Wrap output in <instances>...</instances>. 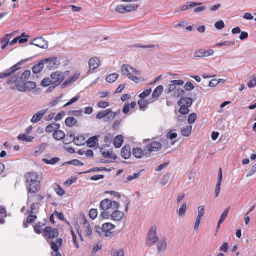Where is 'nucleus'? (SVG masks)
Listing matches in <instances>:
<instances>
[{
  "mask_svg": "<svg viewBox=\"0 0 256 256\" xmlns=\"http://www.w3.org/2000/svg\"><path fill=\"white\" fill-rule=\"evenodd\" d=\"M18 76H12L10 78V80L8 81L7 83L8 84L14 83L18 90L20 92L30 91L36 88V84L31 81L24 82L23 86L17 84L16 82L18 80Z\"/></svg>",
  "mask_w": 256,
  "mask_h": 256,
  "instance_id": "obj_1",
  "label": "nucleus"
},
{
  "mask_svg": "<svg viewBox=\"0 0 256 256\" xmlns=\"http://www.w3.org/2000/svg\"><path fill=\"white\" fill-rule=\"evenodd\" d=\"M158 240V238L156 236V227L152 226L148 232V239L146 242L147 246H151L156 243Z\"/></svg>",
  "mask_w": 256,
  "mask_h": 256,
  "instance_id": "obj_5",
  "label": "nucleus"
},
{
  "mask_svg": "<svg viewBox=\"0 0 256 256\" xmlns=\"http://www.w3.org/2000/svg\"><path fill=\"white\" fill-rule=\"evenodd\" d=\"M162 148V144L158 142H152L148 144L145 148V150L148 154V156H151L154 152H159Z\"/></svg>",
  "mask_w": 256,
  "mask_h": 256,
  "instance_id": "obj_6",
  "label": "nucleus"
},
{
  "mask_svg": "<svg viewBox=\"0 0 256 256\" xmlns=\"http://www.w3.org/2000/svg\"><path fill=\"white\" fill-rule=\"evenodd\" d=\"M230 209V208L229 207L224 212L222 213V215L220 216V219L219 220V224H221L224 222L225 220L226 219L228 216V213Z\"/></svg>",
  "mask_w": 256,
  "mask_h": 256,
  "instance_id": "obj_48",
  "label": "nucleus"
},
{
  "mask_svg": "<svg viewBox=\"0 0 256 256\" xmlns=\"http://www.w3.org/2000/svg\"><path fill=\"white\" fill-rule=\"evenodd\" d=\"M184 84V82L182 80H172L170 84L168 86V92L170 93L176 90V86H182Z\"/></svg>",
  "mask_w": 256,
  "mask_h": 256,
  "instance_id": "obj_19",
  "label": "nucleus"
},
{
  "mask_svg": "<svg viewBox=\"0 0 256 256\" xmlns=\"http://www.w3.org/2000/svg\"><path fill=\"white\" fill-rule=\"evenodd\" d=\"M214 51L212 50H196L194 54L195 58H202L212 56L214 54Z\"/></svg>",
  "mask_w": 256,
  "mask_h": 256,
  "instance_id": "obj_14",
  "label": "nucleus"
},
{
  "mask_svg": "<svg viewBox=\"0 0 256 256\" xmlns=\"http://www.w3.org/2000/svg\"><path fill=\"white\" fill-rule=\"evenodd\" d=\"M84 226L85 228L86 236L90 237L92 234V228L90 226V224L86 217H84Z\"/></svg>",
  "mask_w": 256,
  "mask_h": 256,
  "instance_id": "obj_24",
  "label": "nucleus"
},
{
  "mask_svg": "<svg viewBox=\"0 0 256 256\" xmlns=\"http://www.w3.org/2000/svg\"><path fill=\"white\" fill-rule=\"evenodd\" d=\"M110 214V218L114 221H120L124 216V213L118 210H114Z\"/></svg>",
  "mask_w": 256,
  "mask_h": 256,
  "instance_id": "obj_16",
  "label": "nucleus"
},
{
  "mask_svg": "<svg viewBox=\"0 0 256 256\" xmlns=\"http://www.w3.org/2000/svg\"><path fill=\"white\" fill-rule=\"evenodd\" d=\"M202 4V3L194 2H188L186 4L183 5L180 9L182 11H184L188 10L190 8H194L196 6H200Z\"/></svg>",
  "mask_w": 256,
  "mask_h": 256,
  "instance_id": "obj_28",
  "label": "nucleus"
},
{
  "mask_svg": "<svg viewBox=\"0 0 256 256\" xmlns=\"http://www.w3.org/2000/svg\"><path fill=\"white\" fill-rule=\"evenodd\" d=\"M58 236V230L56 228H52L50 226H46L43 230V236L47 242H48L50 240L57 238Z\"/></svg>",
  "mask_w": 256,
  "mask_h": 256,
  "instance_id": "obj_4",
  "label": "nucleus"
},
{
  "mask_svg": "<svg viewBox=\"0 0 256 256\" xmlns=\"http://www.w3.org/2000/svg\"><path fill=\"white\" fill-rule=\"evenodd\" d=\"M100 152L102 156L106 158H111L114 160L116 159L117 156L112 152L111 149L108 146H105L104 147L101 148Z\"/></svg>",
  "mask_w": 256,
  "mask_h": 256,
  "instance_id": "obj_10",
  "label": "nucleus"
},
{
  "mask_svg": "<svg viewBox=\"0 0 256 256\" xmlns=\"http://www.w3.org/2000/svg\"><path fill=\"white\" fill-rule=\"evenodd\" d=\"M86 143V140L83 136H78L75 137L74 144L76 146H80L84 145Z\"/></svg>",
  "mask_w": 256,
  "mask_h": 256,
  "instance_id": "obj_41",
  "label": "nucleus"
},
{
  "mask_svg": "<svg viewBox=\"0 0 256 256\" xmlns=\"http://www.w3.org/2000/svg\"><path fill=\"white\" fill-rule=\"evenodd\" d=\"M111 254L112 256H124V252L122 250H112Z\"/></svg>",
  "mask_w": 256,
  "mask_h": 256,
  "instance_id": "obj_54",
  "label": "nucleus"
},
{
  "mask_svg": "<svg viewBox=\"0 0 256 256\" xmlns=\"http://www.w3.org/2000/svg\"><path fill=\"white\" fill-rule=\"evenodd\" d=\"M152 92V89L149 88L146 90H144L142 93L140 94L139 96V97L141 99H144L147 96H148Z\"/></svg>",
  "mask_w": 256,
  "mask_h": 256,
  "instance_id": "obj_53",
  "label": "nucleus"
},
{
  "mask_svg": "<svg viewBox=\"0 0 256 256\" xmlns=\"http://www.w3.org/2000/svg\"><path fill=\"white\" fill-rule=\"evenodd\" d=\"M75 140V136L73 134H65V138L63 139V142L65 144H68L72 143V142H74Z\"/></svg>",
  "mask_w": 256,
  "mask_h": 256,
  "instance_id": "obj_30",
  "label": "nucleus"
},
{
  "mask_svg": "<svg viewBox=\"0 0 256 256\" xmlns=\"http://www.w3.org/2000/svg\"><path fill=\"white\" fill-rule=\"evenodd\" d=\"M184 91L181 89V88H178L176 89V90L174 92V96H176L177 98H180V96H183L184 94Z\"/></svg>",
  "mask_w": 256,
  "mask_h": 256,
  "instance_id": "obj_57",
  "label": "nucleus"
},
{
  "mask_svg": "<svg viewBox=\"0 0 256 256\" xmlns=\"http://www.w3.org/2000/svg\"><path fill=\"white\" fill-rule=\"evenodd\" d=\"M225 24L222 20L216 22L215 24L216 28L218 30H222L224 28Z\"/></svg>",
  "mask_w": 256,
  "mask_h": 256,
  "instance_id": "obj_64",
  "label": "nucleus"
},
{
  "mask_svg": "<svg viewBox=\"0 0 256 256\" xmlns=\"http://www.w3.org/2000/svg\"><path fill=\"white\" fill-rule=\"evenodd\" d=\"M44 64H48V66L50 70L58 68L60 65V62L57 57L54 56L42 60Z\"/></svg>",
  "mask_w": 256,
  "mask_h": 256,
  "instance_id": "obj_9",
  "label": "nucleus"
},
{
  "mask_svg": "<svg viewBox=\"0 0 256 256\" xmlns=\"http://www.w3.org/2000/svg\"><path fill=\"white\" fill-rule=\"evenodd\" d=\"M70 164L78 166H84V164L80 160H72L70 162Z\"/></svg>",
  "mask_w": 256,
  "mask_h": 256,
  "instance_id": "obj_63",
  "label": "nucleus"
},
{
  "mask_svg": "<svg viewBox=\"0 0 256 256\" xmlns=\"http://www.w3.org/2000/svg\"><path fill=\"white\" fill-rule=\"evenodd\" d=\"M100 60L98 58H90L89 60L88 65L90 67V70L88 72H90L91 70H96L100 65Z\"/></svg>",
  "mask_w": 256,
  "mask_h": 256,
  "instance_id": "obj_17",
  "label": "nucleus"
},
{
  "mask_svg": "<svg viewBox=\"0 0 256 256\" xmlns=\"http://www.w3.org/2000/svg\"><path fill=\"white\" fill-rule=\"evenodd\" d=\"M60 128V124L56 123H52L48 124L46 128V131L48 133H54Z\"/></svg>",
  "mask_w": 256,
  "mask_h": 256,
  "instance_id": "obj_25",
  "label": "nucleus"
},
{
  "mask_svg": "<svg viewBox=\"0 0 256 256\" xmlns=\"http://www.w3.org/2000/svg\"><path fill=\"white\" fill-rule=\"evenodd\" d=\"M50 77L53 84L55 86L60 85L64 81L65 78L64 73L60 71L52 72Z\"/></svg>",
  "mask_w": 256,
  "mask_h": 256,
  "instance_id": "obj_7",
  "label": "nucleus"
},
{
  "mask_svg": "<svg viewBox=\"0 0 256 256\" xmlns=\"http://www.w3.org/2000/svg\"><path fill=\"white\" fill-rule=\"evenodd\" d=\"M16 66H14L10 69L7 70L6 72L0 73V79L12 76V74L18 70Z\"/></svg>",
  "mask_w": 256,
  "mask_h": 256,
  "instance_id": "obj_23",
  "label": "nucleus"
},
{
  "mask_svg": "<svg viewBox=\"0 0 256 256\" xmlns=\"http://www.w3.org/2000/svg\"><path fill=\"white\" fill-rule=\"evenodd\" d=\"M53 138L56 140H63L65 138V133L59 129L52 134Z\"/></svg>",
  "mask_w": 256,
  "mask_h": 256,
  "instance_id": "obj_26",
  "label": "nucleus"
},
{
  "mask_svg": "<svg viewBox=\"0 0 256 256\" xmlns=\"http://www.w3.org/2000/svg\"><path fill=\"white\" fill-rule=\"evenodd\" d=\"M133 156L137 159H140L144 156L148 157V154L140 148H134L132 151Z\"/></svg>",
  "mask_w": 256,
  "mask_h": 256,
  "instance_id": "obj_18",
  "label": "nucleus"
},
{
  "mask_svg": "<svg viewBox=\"0 0 256 256\" xmlns=\"http://www.w3.org/2000/svg\"><path fill=\"white\" fill-rule=\"evenodd\" d=\"M186 210V203L184 204L179 210L178 214L180 216H183Z\"/></svg>",
  "mask_w": 256,
  "mask_h": 256,
  "instance_id": "obj_56",
  "label": "nucleus"
},
{
  "mask_svg": "<svg viewBox=\"0 0 256 256\" xmlns=\"http://www.w3.org/2000/svg\"><path fill=\"white\" fill-rule=\"evenodd\" d=\"M48 110H42L39 112H38L37 113L34 114L32 120H31V122L32 124H36L46 114V112H48Z\"/></svg>",
  "mask_w": 256,
  "mask_h": 256,
  "instance_id": "obj_15",
  "label": "nucleus"
},
{
  "mask_svg": "<svg viewBox=\"0 0 256 256\" xmlns=\"http://www.w3.org/2000/svg\"><path fill=\"white\" fill-rule=\"evenodd\" d=\"M66 115V113L64 112H61L58 113L55 117L54 120L56 121H60L62 120Z\"/></svg>",
  "mask_w": 256,
  "mask_h": 256,
  "instance_id": "obj_62",
  "label": "nucleus"
},
{
  "mask_svg": "<svg viewBox=\"0 0 256 256\" xmlns=\"http://www.w3.org/2000/svg\"><path fill=\"white\" fill-rule=\"evenodd\" d=\"M167 244L166 241L160 242L158 244V250L160 252L164 250L166 248Z\"/></svg>",
  "mask_w": 256,
  "mask_h": 256,
  "instance_id": "obj_52",
  "label": "nucleus"
},
{
  "mask_svg": "<svg viewBox=\"0 0 256 256\" xmlns=\"http://www.w3.org/2000/svg\"><path fill=\"white\" fill-rule=\"evenodd\" d=\"M98 138L96 136H92V137L90 138L88 140L87 143H88V145L90 148H92V147H95L96 146V144H98Z\"/></svg>",
  "mask_w": 256,
  "mask_h": 256,
  "instance_id": "obj_37",
  "label": "nucleus"
},
{
  "mask_svg": "<svg viewBox=\"0 0 256 256\" xmlns=\"http://www.w3.org/2000/svg\"><path fill=\"white\" fill-rule=\"evenodd\" d=\"M63 240L62 238H58L56 242H51L50 246L51 248L56 252L55 256H62L60 253L58 252L59 248L62 247Z\"/></svg>",
  "mask_w": 256,
  "mask_h": 256,
  "instance_id": "obj_11",
  "label": "nucleus"
},
{
  "mask_svg": "<svg viewBox=\"0 0 256 256\" xmlns=\"http://www.w3.org/2000/svg\"><path fill=\"white\" fill-rule=\"evenodd\" d=\"M132 156L131 148L129 145H126L123 147L121 150V156L125 160L129 159Z\"/></svg>",
  "mask_w": 256,
  "mask_h": 256,
  "instance_id": "obj_20",
  "label": "nucleus"
},
{
  "mask_svg": "<svg viewBox=\"0 0 256 256\" xmlns=\"http://www.w3.org/2000/svg\"><path fill=\"white\" fill-rule=\"evenodd\" d=\"M77 120L73 117L68 118L65 121V124L67 126L72 128L76 125Z\"/></svg>",
  "mask_w": 256,
  "mask_h": 256,
  "instance_id": "obj_36",
  "label": "nucleus"
},
{
  "mask_svg": "<svg viewBox=\"0 0 256 256\" xmlns=\"http://www.w3.org/2000/svg\"><path fill=\"white\" fill-rule=\"evenodd\" d=\"M54 190L58 195L60 196H63L65 194V190L60 185L57 186L54 188Z\"/></svg>",
  "mask_w": 256,
  "mask_h": 256,
  "instance_id": "obj_55",
  "label": "nucleus"
},
{
  "mask_svg": "<svg viewBox=\"0 0 256 256\" xmlns=\"http://www.w3.org/2000/svg\"><path fill=\"white\" fill-rule=\"evenodd\" d=\"M120 204L115 201H112L108 198L104 199L100 202V208L103 210L112 211L114 210H118Z\"/></svg>",
  "mask_w": 256,
  "mask_h": 256,
  "instance_id": "obj_3",
  "label": "nucleus"
},
{
  "mask_svg": "<svg viewBox=\"0 0 256 256\" xmlns=\"http://www.w3.org/2000/svg\"><path fill=\"white\" fill-rule=\"evenodd\" d=\"M18 138L22 141L26 142H32L34 139V137L28 136L26 134H20L18 136Z\"/></svg>",
  "mask_w": 256,
  "mask_h": 256,
  "instance_id": "obj_38",
  "label": "nucleus"
},
{
  "mask_svg": "<svg viewBox=\"0 0 256 256\" xmlns=\"http://www.w3.org/2000/svg\"><path fill=\"white\" fill-rule=\"evenodd\" d=\"M34 44L42 48H47L48 46V42L42 38H38L34 40Z\"/></svg>",
  "mask_w": 256,
  "mask_h": 256,
  "instance_id": "obj_22",
  "label": "nucleus"
},
{
  "mask_svg": "<svg viewBox=\"0 0 256 256\" xmlns=\"http://www.w3.org/2000/svg\"><path fill=\"white\" fill-rule=\"evenodd\" d=\"M24 178L28 184L40 182L38 174L34 172H28L24 175Z\"/></svg>",
  "mask_w": 256,
  "mask_h": 256,
  "instance_id": "obj_8",
  "label": "nucleus"
},
{
  "mask_svg": "<svg viewBox=\"0 0 256 256\" xmlns=\"http://www.w3.org/2000/svg\"><path fill=\"white\" fill-rule=\"evenodd\" d=\"M44 62H42V60L40 61L38 64L35 65L32 68L33 72L36 74L40 73L44 69Z\"/></svg>",
  "mask_w": 256,
  "mask_h": 256,
  "instance_id": "obj_31",
  "label": "nucleus"
},
{
  "mask_svg": "<svg viewBox=\"0 0 256 256\" xmlns=\"http://www.w3.org/2000/svg\"><path fill=\"white\" fill-rule=\"evenodd\" d=\"M118 78V74H112L106 78V80L110 83L115 82Z\"/></svg>",
  "mask_w": 256,
  "mask_h": 256,
  "instance_id": "obj_42",
  "label": "nucleus"
},
{
  "mask_svg": "<svg viewBox=\"0 0 256 256\" xmlns=\"http://www.w3.org/2000/svg\"><path fill=\"white\" fill-rule=\"evenodd\" d=\"M31 74V72L30 70H26L25 71L23 74H22L20 79L22 82H26L28 78H30Z\"/></svg>",
  "mask_w": 256,
  "mask_h": 256,
  "instance_id": "obj_44",
  "label": "nucleus"
},
{
  "mask_svg": "<svg viewBox=\"0 0 256 256\" xmlns=\"http://www.w3.org/2000/svg\"><path fill=\"white\" fill-rule=\"evenodd\" d=\"M60 159L58 158H52L50 160L46 158H44L42 161L47 164H54L59 161Z\"/></svg>",
  "mask_w": 256,
  "mask_h": 256,
  "instance_id": "obj_46",
  "label": "nucleus"
},
{
  "mask_svg": "<svg viewBox=\"0 0 256 256\" xmlns=\"http://www.w3.org/2000/svg\"><path fill=\"white\" fill-rule=\"evenodd\" d=\"M197 119V116L196 113H192L190 114L188 118V122L190 124H194Z\"/></svg>",
  "mask_w": 256,
  "mask_h": 256,
  "instance_id": "obj_50",
  "label": "nucleus"
},
{
  "mask_svg": "<svg viewBox=\"0 0 256 256\" xmlns=\"http://www.w3.org/2000/svg\"><path fill=\"white\" fill-rule=\"evenodd\" d=\"M115 228V225L112 224L110 222L104 224L102 225V227L99 226H95L96 231L100 236H104L106 237L111 236L112 235V232L110 231Z\"/></svg>",
  "mask_w": 256,
  "mask_h": 256,
  "instance_id": "obj_2",
  "label": "nucleus"
},
{
  "mask_svg": "<svg viewBox=\"0 0 256 256\" xmlns=\"http://www.w3.org/2000/svg\"><path fill=\"white\" fill-rule=\"evenodd\" d=\"M184 88L186 91H191L194 88V86L192 82H188L185 84Z\"/></svg>",
  "mask_w": 256,
  "mask_h": 256,
  "instance_id": "obj_58",
  "label": "nucleus"
},
{
  "mask_svg": "<svg viewBox=\"0 0 256 256\" xmlns=\"http://www.w3.org/2000/svg\"><path fill=\"white\" fill-rule=\"evenodd\" d=\"M138 104L139 106L140 110L142 111H144L148 107V102L147 100H146L144 99H140L138 100Z\"/></svg>",
  "mask_w": 256,
  "mask_h": 256,
  "instance_id": "obj_39",
  "label": "nucleus"
},
{
  "mask_svg": "<svg viewBox=\"0 0 256 256\" xmlns=\"http://www.w3.org/2000/svg\"><path fill=\"white\" fill-rule=\"evenodd\" d=\"M126 12H131L136 10L138 8V4H130L125 6Z\"/></svg>",
  "mask_w": 256,
  "mask_h": 256,
  "instance_id": "obj_43",
  "label": "nucleus"
},
{
  "mask_svg": "<svg viewBox=\"0 0 256 256\" xmlns=\"http://www.w3.org/2000/svg\"><path fill=\"white\" fill-rule=\"evenodd\" d=\"M249 88H253L256 86V78H252L248 84Z\"/></svg>",
  "mask_w": 256,
  "mask_h": 256,
  "instance_id": "obj_59",
  "label": "nucleus"
},
{
  "mask_svg": "<svg viewBox=\"0 0 256 256\" xmlns=\"http://www.w3.org/2000/svg\"><path fill=\"white\" fill-rule=\"evenodd\" d=\"M112 112V110L111 109H107L105 110H103V111L99 112L97 114L96 118L97 119L101 120V119L105 118L106 116H108Z\"/></svg>",
  "mask_w": 256,
  "mask_h": 256,
  "instance_id": "obj_35",
  "label": "nucleus"
},
{
  "mask_svg": "<svg viewBox=\"0 0 256 256\" xmlns=\"http://www.w3.org/2000/svg\"><path fill=\"white\" fill-rule=\"evenodd\" d=\"M193 100L190 98L182 97L178 102V106L191 107Z\"/></svg>",
  "mask_w": 256,
  "mask_h": 256,
  "instance_id": "obj_21",
  "label": "nucleus"
},
{
  "mask_svg": "<svg viewBox=\"0 0 256 256\" xmlns=\"http://www.w3.org/2000/svg\"><path fill=\"white\" fill-rule=\"evenodd\" d=\"M44 196L41 194H38L34 196H30L28 194V198L30 200V198H34V202H40L44 199Z\"/></svg>",
  "mask_w": 256,
  "mask_h": 256,
  "instance_id": "obj_47",
  "label": "nucleus"
},
{
  "mask_svg": "<svg viewBox=\"0 0 256 256\" xmlns=\"http://www.w3.org/2000/svg\"><path fill=\"white\" fill-rule=\"evenodd\" d=\"M80 74L78 73H76L74 74L73 76L70 78L66 80V82L62 84L64 87H65L67 86L70 85L72 83L76 81L78 77L80 76Z\"/></svg>",
  "mask_w": 256,
  "mask_h": 256,
  "instance_id": "obj_32",
  "label": "nucleus"
},
{
  "mask_svg": "<svg viewBox=\"0 0 256 256\" xmlns=\"http://www.w3.org/2000/svg\"><path fill=\"white\" fill-rule=\"evenodd\" d=\"M98 210L96 209L92 208L90 210V212H89V216H90V217L92 220L96 219L98 216Z\"/></svg>",
  "mask_w": 256,
  "mask_h": 256,
  "instance_id": "obj_51",
  "label": "nucleus"
},
{
  "mask_svg": "<svg viewBox=\"0 0 256 256\" xmlns=\"http://www.w3.org/2000/svg\"><path fill=\"white\" fill-rule=\"evenodd\" d=\"M124 142V138L122 135L117 136L114 140V144L115 148H120Z\"/></svg>",
  "mask_w": 256,
  "mask_h": 256,
  "instance_id": "obj_27",
  "label": "nucleus"
},
{
  "mask_svg": "<svg viewBox=\"0 0 256 256\" xmlns=\"http://www.w3.org/2000/svg\"><path fill=\"white\" fill-rule=\"evenodd\" d=\"M163 90L164 88L162 86H157L152 94V98L157 100L162 93Z\"/></svg>",
  "mask_w": 256,
  "mask_h": 256,
  "instance_id": "obj_33",
  "label": "nucleus"
},
{
  "mask_svg": "<svg viewBox=\"0 0 256 256\" xmlns=\"http://www.w3.org/2000/svg\"><path fill=\"white\" fill-rule=\"evenodd\" d=\"M50 84H53V82L51 78H44L41 83V86L43 87H46L50 86Z\"/></svg>",
  "mask_w": 256,
  "mask_h": 256,
  "instance_id": "obj_45",
  "label": "nucleus"
},
{
  "mask_svg": "<svg viewBox=\"0 0 256 256\" xmlns=\"http://www.w3.org/2000/svg\"><path fill=\"white\" fill-rule=\"evenodd\" d=\"M180 106L179 112L182 115H186L188 114L190 112V106Z\"/></svg>",
  "mask_w": 256,
  "mask_h": 256,
  "instance_id": "obj_49",
  "label": "nucleus"
},
{
  "mask_svg": "<svg viewBox=\"0 0 256 256\" xmlns=\"http://www.w3.org/2000/svg\"><path fill=\"white\" fill-rule=\"evenodd\" d=\"M29 214L30 216L27 218L26 220L24 221L23 224L24 227L26 228L28 226V224H32L37 218V216L36 215H34V214Z\"/></svg>",
  "mask_w": 256,
  "mask_h": 256,
  "instance_id": "obj_34",
  "label": "nucleus"
},
{
  "mask_svg": "<svg viewBox=\"0 0 256 256\" xmlns=\"http://www.w3.org/2000/svg\"><path fill=\"white\" fill-rule=\"evenodd\" d=\"M41 189L40 181L28 184L26 186V190L28 194H36Z\"/></svg>",
  "mask_w": 256,
  "mask_h": 256,
  "instance_id": "obj_12",
  "label": "nucleus"
},
{
  "mask_svg": "<svg viewBox=\"0 0 256 256\" xmlns=\"http://www.w3.org/2000/svg\"><path fill=\"white\" fill-rule=\"evenodd\" d=\"M192 126H187L182 129V134L184 136H188L192 132Z\"/></svg>",
  "mask_w": 256,
  "mask_h": 256,
  "instance_id": "obj_40",
  "label": "nucleus"
},
{
  "mask_svg": "<svg viewBox=\"0 0 256 256\" xmlns=\"http://www.w3.org/2000/svg\"><path fill=\"white\" fill-rule=\"evenodd\" d=\"M125 6L119 5L116 8V10L120 14H123L126 12Z\"/></svg>",
  "mask_w": 256,
  "mask_h": 256,
  "instance_id": "obj_61",
  "label": "nucleus"
},
{
  "mask_svg": "<svg viewBox=\"0 0 256 256\" xmlns=\"http://www.w3.org/2000/svg\"><path fill=\"white\" fill-rule=\"evenodd\" d=\"M136 105L137 104L136 102H132L130 104L126 103L124 106L122 112L124 114H128L130 112V108H131L132 109H134L136 106Z\"/></svg>",
  "mask_w": 256,
  "mask_h": 256,
  "instance_id": "obj_29",
  "label": "nucleus"
},
{
  "mask_svg": "<svg viewBox=\"0 0 256 256\" xmlns=\"http://www.w3.org/2000/svg\"><path fill=\"white\" fill-rule=\"evenodd\" d=\"M204 206H199L198 208V218H201L203 216L204 214Z\"/></svg>",
  "mask_w": 256,
  "mask_h": 256,
  "instance_id": "obj_60",
  "label": "nucleus"
},
{
  "mask_svg": "<svg viewBox=\"0 0 256 256\" xmlns=\"http://www.w3.org/2000/svg\"><path fill=\"white\" fill-rule=\"evenodd\" d=\"M122 73L124 75L126 76H128L132 74H140V72L137 70H135L134 68H132L131 66L129 65L124 64L122 66Z\"/></svg>",
  "mask_w": 256,
  "mask_h": 256,
  "instance_id": "obj_13",
  "label": "nucleus"
}]
</instances>
